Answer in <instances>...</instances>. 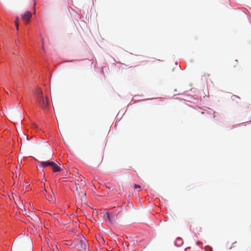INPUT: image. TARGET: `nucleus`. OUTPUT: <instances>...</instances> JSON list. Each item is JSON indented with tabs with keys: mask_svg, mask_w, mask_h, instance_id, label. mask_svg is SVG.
Listing matches in <instances>:
<instances>
[{
	"mask_svg": "<svg viewBox=\"0 0 251 251\" xmlns=\"http://www.w3.org/2000/svg\"><path fill=\"white\" fill-rule=\"evenodd\" d=\"M34 95L37 100L43 107H47L48 105V100L45 99L42 95V92L40 89L38 88L36 90Z\"/></svg>",
	"mask_w": 251,
	"mask_h": 251,
	"instance_id": "obj_1",
	"label": "nucleus"
},
{
	"mask_svg": "<svg viewBox=\"0 0 251 251\" xmlns=\"http://www.w3.org/2000/svg\"><path fill=\"white\" fill-rule=\"evenodd\" d=\"M103 217L106 222L113 224L117 219V213L116 212H110L106 210L103 213Z\"/></svg>",
	"mask_w": 251,
	"mask_h": 251,
	"instance_id": "obj_2",
	"label": "nucleus"
},
{
	"mask_svg": "<svg viewBox=\"0 0 251 251\" xmlns=\"http://www.w3.org/2000/svg\"><path fill=\"white\" fill-rule=\"evenodd\" d=\"M75 247L79 250L81 251H88V242L85 238H83L79 241V242L75 245Z\"/></svg>",
	"mask_w": 251,
	"mask_h": 251,
	"instance_id": "obj_3",
	"label": "nucleus"
},
{
	"mask_svg": "<svg viewBox=\"0 0 251 251\" xmlns=\"http://www.w3.org/2000/svg\"><path fill=\"white\" fill-rule=\"evenodd\" d=\"M9 117L11 120H19L21 121V112L17 107L16 108H13L9 112Z\"/></svg>",
	"mask_w": 251,
	"mask_h": 251,
	"instance_id": "obj_4",
	"label": "nucleus"
},
{
	"mask_svg": "<svg viewBox=\"0 0 251 251\" xmlns=\"http://www.w3.org/2000/svg\"><path fill=\"white\" fill-rule=\"evenodd\" d=\"M40 163L42 168H46L49 166H54L55 164H58V162L56 161H40Z\"/></svg>",
	"mask_w": 251,
	"mask_h": 251,
	"instance_id": "obj_5",
	"label": "nucleus"
},
{
	"mask_svg": "<svg viewBox=\"0 0 251 251\" xmlns=\"http://www.w3.org/2000/svg\"><path fill=\"white\" fill-rule=\"evenodd\" d=\"M21 17L23 20L28 23L31 17V13L30 11H26L24 14L22 15Z\"/></svg>",
	"mask_w": 251,
	"mask_h": 251,
	"instance_id": "obj_6",
	"label": "nucleus"
},
{
	"mask_svg": "<svg viewBox=\"0 0 251 251\" xmlns=\"http://www.w3.org/2000/svg\"><path fill=\"white\" fill-rule=\"evenodd\" d=\"M81 201L82 202L86 204V192L84 191H82L81 192Z\"/></svg>",
	"mask_w": 251,
	"mask_h": 251,
	"instance_id": "obj_7",
	"label": "nucleus"
},
{
	"mask_svg": "<svg viewBox=\"0 0 251 251\" xmlns=\"http://www.w3.org/2000/svg\"><path fill=\"white\" fill-rule=\"evenodd\" d=\"M58 165H60L59 163L57 164H55L54 166H51L53 167V171L54 172H59L61 171V167L59 166Z\"/></svg>",
	"mask_w": 251,
	"mask_h": 251,
	"instance_id": "obj_8",
	"label": "nucleus"
},
{
	"mask_svg": "<svg viewBox=\"0 0 251 251\" xmlns=\"http://www.w3.org/2000/svg\"><path fill=\"white\" fill-rule=\"evenodd\" d=\"M21 142H25V141H27L28 140L27 136L23 132H21Z\"/></svg>",
	"mask_w": 251,
	"mask_h": 251,
	"instance_id": "obj_9",
	"label": "nucleus"
},
{
	"mask_svg": "<svg viewBox=\"0 0 251 251\" xmlns=\"http://www.w3.org/2000/svg\"><path fill=\"white\" fill-rule=\"evenodd\" d=\"M182 244V240L180 238H177L175 242L176 246L179 247Z\"/></svg>",
	"mask_w": 251,
	"mask_h": 251,
	"instance_id": "obj_10",
	"label": "nucleus"
},
{
	"mask_svg": "<svg viewBox=\"0 0 251 251\" xmlns=\"http://www.w3.org/2000/svg\"><path fill=\"white\" fill-rule=\"evenodd\" d=\"M75 189H76V191L77 193V194L78 196H80L81 195V186H79L78 184H76L75 185Z\"/></svg>",
	"mask_w": 251,
	"mask_h": 251,
	"instance_id": "obj_11",
	"label": "nucleus"
},
{
	"mask_svg": "<svg viewBox=\"0 0 251 251\" xmlns=\"http://www.w3.org/2000/svg\"><path fill=\"white\" fill-rule=\"evenodd\" d=\"M134 188L135 189H138V188H140V186L138 185V184H135L134 186Z\"/></svg>",
	"mask_w": 251,
	"mask_h": 251,
	"instance_id": "obj_12",
	"label": "nucleus"
},
{
	"mask_svg": "<svg viewBox=\"0 0 251 251\" xmlns=\"http://www.w3.org/2000/svg\"><path fill=\"white\" fill-rule=\"evenodd\" d=\"M15 25L16 26V27H17V29H18L19 28V24H18V22L17 21H15Z\"/></svg>",
	"mask_w": 251,
	"mask_h": 251,
	"instance_id": "obj_13",
	"label": "nucleus"
},
{
	"mask_svg": "<svg viewBox=\"0 0 251 251\" xmlns=\"http://www.w3.org/2000/svg\"><path fill=\"white\" fill-rule=\"evenodd\" d=\"M80 182H81V185L82 186H83V185H85V182H84V181H83L82 180V179H81Z\"/></svg>",
	"mask_w": 251,
	"mask_h": 251,
	"instance_id": "obj_14",
	"label": "nucleus"
},
{
	"mask_svg": "<svg viewBox=\"0 0 251 251\" xmlns=\"http://www.w3.org/2000/svg\"><path fill=\"white\" fill-rule=\"evenodd\" d=\"M53 251H59V249H58V247H55V249H53Z\"/></svg>",
	"mask_w": 251,
	"mask_h": 251,
	"instance_id": "obj_15",
	"label": "nucleus"
},
{
	"mask_svg": "<svg viewBox=\"0 0 251 251\" xmlns=\"http://www.w3.org/2000/svg\"><path fill=\"white\" fill-rule=\"evenodd\" d=\"M18 20H19V17H16L15 21L18 22Z\"/></svg>",
	"mask_w": 251,
	"mask_h": 251,
	"instance_id": "obj_16",
	"label": "nucleus"
},
{
	"mask_svg": "<svg viewBox=\"0 0 251 251\" xmlns=\"http://www.w3.org/2000/svg\"><path fill=\"white\" fill-rule=\"evenodd\" d=\"M106 188H107L109 189H111V187L110 186H106Z\"/></svg>",
	"mask_w": 251,
	"mask_h": 251,
	"instance_id": "obj_17",
	"label": "nucleus"
},
{
	"mask_svg": "<svg viewBox=\"0 0 251 251\" xmlns=\"http://www.w3.org/2000/svg\"><path fill=\"white\" fill-rule=\"evenodd\" d=\"M35 5H36V2L34 1V7H35Z\"/></svg>",
	"mask_w": 251,
	"mask_h": 251,
	"instance_id": "obj_18",
	"label": "nucleus"
},
{
	"mask_svg": "<svg viewBox=\"0 0 251 251\" xmlns=\"http://www.w3.org/2000/svg\"><path fill=\"white\" fill-rule=\"evenodd\" d=\"M234 97L236 98H238V99H239V97H237V96H234Z\"/></svg>",
	"mask_w": 251,
	"mask_h": 251,
	"instance_id": "obj_19",
	"label": "nucleus"
}]
</instances>
